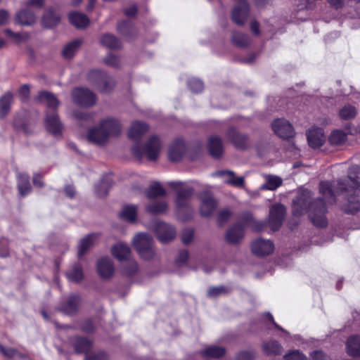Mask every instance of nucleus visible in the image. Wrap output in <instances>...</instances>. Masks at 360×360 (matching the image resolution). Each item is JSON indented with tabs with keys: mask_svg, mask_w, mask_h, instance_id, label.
I'll list each match as a JSON object with an SVG mask.
<instances>
[{
	"mask_svg": "<svg viewBox=\"0 0 360 360\" xmlns=\"http://www.w3.org/2000/svg\"><path fill=\"white\" fill-rule=\"evenodd\" d=\"M122 129V126L118 120L113 117L105 118L99 122L98 126L89 129L86 138L90 143L103 146L110 137L118 136Z\"/></svg>",
	"mask_w": 360,
	"mask_h": 360,
	"instance_id": "obj_3",
	"label": "nucleus"
},
{
	"mask_svg": "<svg viewBox=\"0 0 360 360\" xmlns=\"http://www.w3.org/2000/svg\"><path fill=\"white\" fill-rule=\"evenodd\" d=\"M285 360H307V357L297 350L292 351L283 356Z\"/></svg>",
	"mask_w": 360,
	"mask_h": 360,
	"instance_id": "obj_55",
	"label": "nucleus"
},
{
	"mask_svg": "<svg viewBox=\"0 0 360 360\" xmlns=\"http://www.w3.org/2000/svg\"><path fill=\"white\" fill-rule=\"evenodd\" d=\"M82 44V40L80 39H75L68 44L63 49V56L65 58H71L75 55V52L78 50Z\"/></svg>",
	"mask_w": 360,
	"mask_h": 360,
	"instance_id": "obj_43",
	"label": "nucleus"
},
{
	"mask_svg": "<svg viewBox=\"0 0 360 360\" xmlns=\"http://www.w3.org/2000/svg\"><path fill=\"white\" fill-rule=\"evenodd\" d=\"M88 79L96 84L103 92L110 91L115 86L113 79L105 72L98 70H91L88 74Z\"/></svg>",
	"mask_w": 360,
	"mask_h": 360,
	"instance_id": "obj_6",
	"label": "nucleus"
},
{
	"mask_svg": "<svg viewBox=\"0 0 360 360\" xmlns=\"http://www.w3.org/2000/svg\"><path fill=\"white\" fill-rule=\"evenodd\" d=\"M262 348L264 354L268 356L280 355L283 352V347L276 340H270L263 342Z\"/></svg>",
	"mask_w": 360,
	"mask_h": 360,
	"instance_id": "obj_33",
	"label": "nucleus"
},
{
	"mask_svg": "<svg viewBox=\"0 0 360 360\" xmlns=\"http://www.w3.org/2000/svg\"><path fill=\"white\" fill-rule=\"evenodd\" d=\"M123 262L124 263L123 264L122 268L125 274L131 276L137 271L138 264L134 259H131V257Z\"/></svg>",
	"mask_w": 360,
	"mask_h": 360,
	"instance_id": "obj_51",
	"label": "nucleus"
},
{
	"mask_svg": "<svg viewBox=\"0 0 360 360\" xmlns=\"http://www.w3.org/2000/svg\"><path fill=\"white\" fill-rule=\"evenodd\" d=\"M97 271L101 278H110L114 273V266L111 259L108 257L100 259L97 263Z\"/></svg>",
	"mask_w": 360,
	"mask_h": 360,
	"instance_id": "obj_21",
	"label": "nucleus"
},
{
	"mask_svg": "<svg viewBox=\"0 0 360 360\" xmlns=\"http://www.w3.org/2000/svg\"><path fill=\"white\" fill-rule=\"evenodd\" d=\"M81 303V297L78 295H70L65 301L60 303L58 309L68 315H75L77 313Z\"/></svg>",
	"mask_w": 360,
	"mask_h": 360,
	"instance_id": "obj_16",
	"label": "nucleus"
},
{
	"mask_svg": "<svg viewBox=\"0 0 360 360\" xmlns=\"http://www.w3.org/2000/svg\"><path fill=\"white\" fill-rule=\"evenodd\" d=\"M60 20V14L55 9L47 10L43 15L42 23L46 27H53L57 25Z\"/></svg>",
	"mask_w": 360,
	"mask_h": 360,
	"instance_id": "obj_29",
	"label": "nucleus"
},
{
	"mask_svg": "<svg viewBox=\"0 0 360 360\" xmlns=\"http://www.w3.org/2000/svg\"><path fill=\"white\" fill-rule=\"evenodd\" d=\"M232 43L239 48H246L251 44L250 37L244 33L233 32L231 37Z\"/></svg>",
	"mask_w": 360,
	"mask_h": 360,
	"instance_id": "obj_35",
	"label": "nucleus"
},
{
	"mask_svg": "<svg viewBox=\"0 0 360 360\" xmlns=\"http://www.w3.org/2000/svg\"><path fill=\"white\" fill-rule=\"evenodd\" d=\"M71 95L74 103L86 107L94 105L97 101L96 94L86 88H75L72 90Z\"/></svg>",
	"mask_w": 360,
	"mask_h": 360,
	"instance_id": "obj_7",
	"label": "nucleus"
},
{
	"mask_svg": "<svg viewBox=\"0 0 360 360\" xmlns=\"http://www.w3.org/2000/svg\"><path fill=\"white\" fill-rule=\"evenodd\" d=\"M14 127L18 129L22 130L25 133H28L27 125L19 117H15L13 121Z\"/></svg>",
	"mask_w": 360,
	"mask_h": 360,
	"instance_id": "obj_59",
	"label": "nucleus"
},
{
	"mask_svg": "<svg viewBox=\"0 0 360 360\" xmlns=\"http://www.w3.org/2000/svg\"><path fill=\"white\" fill-rule=\"evenodd\" d=\"M285 208L281 204H276L271 207L269 214V226L273 231H278L282 225Z\"/></svg>",
	"mask_w": 360,
	"mask_h": 360,
	"instance_id": "obj_10",
	"label": "nucleus"
},
{
	"mask_svg": "<svg viewBox=\"0 0 360 360\" xmlns=\"http://www.w3.org/2000/svg\"><path fill=\"white\" fill-rule=\"evenodd\" d=\"M313 360H326L328 356L321 351H314L311 353Z\"/></svg>",
	"mask_w": 360,
	"mask_h": 360,
	"instance_id": "obj_64",
	"label": "nucleus"
},
{
	"mask_svg": "<svg viewBox=\"0 0 360 360\" xmlns=\"http://www.w3.org/2000/svg\"><path fill=\"white\" fill-rule=\"evenodd\" d=\"M136 251L139 256L145 260L154 259L158 255L154 245L148 248H142V246L139 245V250Z\"/></svg>",
	"mask_w": 360,
	"mask_h": 360,
	"instance_id": "obj_48",
	"label": "nucleus"
},
{
	"mask_svg": "<svg viewBox=\"0 0 360 360\" xmlns=\"http://www.w3.org/2000/svg\"><path fill=\"white\" fill-rule=\"evenodd\" d=\"M165 193V188L158 182L152 184L146 191V196L150 200L164 196Z\"/></svg>",
	"mask_w": 360,
	"mask_h": 360,
	"instance_id": "obj_42",
	"label": "nucleus"
},
{
	"mask_svg": "<svg viewBox=\"0 0 360 360\" xmlns=\"http://www.w3.org/2000/svg\"><path fill=\"white\" fill-rule=\"evenodd\" d=\"M347 352L354 356H360V336L354 335L350 337L346 343Z\"/></svg>",
	"mask_w": 360,
	"mask_h": 360,
	"instance_id": "obj_37",
	"label": "nucleus"
},
{
	"mask_svg": "<svg viewBox=\"0 0 360 360\" xmlns=\"http://www.w3.org/2000/svg\"><path fill=\"white\" fill-rule=\"evenodd\" d=\"M226 136L234 147L240 150H245L249 147V137L247 134L240 133L235 127L228 129Z\"/></svg>",
	"mask_w": 360,
	"mask_h": 360,
	"instance_id": "obj_9",
	"label": "nucleus"
},
{
	"mask_svg": "<svg viewBox=\"0 0 360 360\" xmlns=\"http://www.w3.org/2000/svg\"><path fill=\"white\" fill-rule=\"evenodd\" d=\"M200 354L202 356L219 358L225 354V349L219 346H210L201 351Z\"/></svg>",
	"mask_w": 360,
	"mask_h": 360,
	"instance_id": "obj_44",
	"label": "nucleus"
},
{
	"mask_svg": "<svg viewBox=\"0 0 360 360\" xmlns=\"http://www.w3.org/2000/svg\"><path fill=\"white\" fill-rule=\"evenodd\" d=\"M193 230L192 229H184L181 235V240L184 244H189L193 238Z\"/></svg>",
	"mask_w": 360,
	"mask_h": 360,
	"instance_id": "obj_57",
	"label": "nucleus"
},
{
	"mask_svg": "<svg viewBox=\"0 0 360 360\" xmlns=\"http://www.w3.org/2000/svg\"><path fill=\"white\" fill-rule=\"evenodd\" d=\"M69 20L72 25L78 29H84L89 24V18L80 12H72L69 14Z\"/></svg>",
	"mask_w": 360,
	"mask_h": 360,
	"instance_id": "obj_26",
	"label": "nucleus"
},
{
	"mask_svg": "<svg viewBox=\"0 0 360 360\" xmlns=\"http://www.w3.org/2000/svg\"><path fill=\"white\" fill-rule=\"evenodd\" d=\"M13 100V94L10 92L0 98V119H3L9 112Z\"/></svg>",
	"mask_w": 360,
	"mask_h": 360,
	"instance_id": "obj_41",
	"label": "nucleus"
},
{
	"mask_svg": "<svg viewBox=\"0 0 360 360\" xmlns=\"http://www.w3.org/2000/svg\"><path fill=\"white\" fill-rule=\"evenodd\" d=\"M72 345L77 353H85L91 349V342L86 338L76 337L72 340Z\"/></svg>",
	"mask_w": 360,
	"mask_h": 360,
	"instance_id": "obj_36",
	"label": "nucleus"
},
{
	"mask_svg": "<svg viewBox=\"0 0 360 360\" xmlns=\"http://www.w3.org/2000/svg\"><path fill=\"white\" fill-rule=\"evenodd\" d=\"M97 235L91 233L82 238L78 246V256L82 257L94 243Z\"/></svg>",
	"mask_w": 360,
	"mask_h": 360,
	"instance_id": "obj_38",
	"label": "nucleus"
},
{
	"mask_svg": "<svg viewBox=\"0 0 360 360\" xmlns=\"http://www.w3.org/2000/svg\"><path fill=\"white\" fill-rule=\"evenodd\" d=\"M250 15V6L248 1L236 4L232 11V20L238 25H243Z\"/></svg>",
	"mask_w": 360,
	"mask_h": 360,
	"instance_id": "obj_12",
	"label": "nucleus"
},
{
	"mask_svg": "<svg viewBox=\"0 0 360 360\" xmlns=\"http://www.w3.org/2000/svg\"><path fill=\"white\" fill-rule=\"evenodd\" d=\"M19 93L22 101L27 100L30 95V87L28 85H23L20 87Z\"/></svg>",
	"mask_w": 360,
	"mask_h": 360,
	"instance_id": "obj_63",
	"label": "nucleus"
},
{
	"mask_svg": "<svg viewBox=\"0 0 360 360\" xmlns=\"http://www.w3.org/2000/svg\"><path fill=\"white\" fill-rule=\"evenodd\" d=\"M274 245L269 240L257 238L251 244L252 253L257 256L269 255L273 252Z\"/></svg>",
	"mask_w": 360,
	"mask_h": 360,
	"instance_id": "obj_14",
	"label": "nucleus"
},
{
	"mask_svg": "<svg viewBox=\"0 0 360 360\" xmlns=\"http://www.w3.org/2000/svg\"><path fill=\"white\" fill-rule=\"evenodd\" d=\"M137 214V207L135 205H126L123 207L120 217L129 221L134 222L136 220Z\"/></svg>",
	"mask_w": 360,
	"mask_h": 360,
	"instance_id": "obj_47",
	"label": "nucleus"
},
{
	"mask_svg": "<svg viewBox=\"0 0 360 360\" xmlns=\"http://www.w3.org/2000/svg\"><path fill=\"white\" fill-rule=\"evenodd\" d=\"M356 108L352 105H345L339 111V117L342 120H347L354 118L356 115Z\"/></svg>",
	"mask_w": 360,
	"mask_h": 360,
	"instance_id": "obj_49",
	"label": "nucleus"
},
{
	"mask_svg": "<svg viewBox=\"0 0 360 360\" xmlns=\"http://www.w3.org/2000/svg\"><path fill=\"white\" fill-rule=\"evenodd\" d=\"M104 63L110 67L117 68L120 64V59L115 55L109 54L104 58Z\"/></svg>",
	"mask_w": 360,
	"mask_h": 360,
	"instance_id": "obj_56",
	"label": "nucleus"
},
{
	"mask_svg": "<svg viewBox=\"0 0 360 360\" xmlns=\"http://www.w3.org/2000/svg\"><path fill=\"white\" fill-rule=\"evenodd\" d=\"M272 129L275 134L281 138L285 139L292 137L294 130L290 123L284 119H278L272 123Z\"/></svg>",
	"mask_w": 360,
	"mask_h": 360,
	"instance_id": "obj_15",
	"label": "nucleus"
},
{
	"mask_svg": "<svg viewBox=\"0 0 360 360\" xmlns=\"http://www.w3.org/2000/svg\"><path fill=\"white\" fill-rule=\"evenodd\" d=\"M213 176L223 179L224 183L233 187L243 188L245 185V178L237 176L231 170H219L213 174Z\"/></svg>",
	"mask_w": 360,
	"mask_h": 360,
	"instance_id": "obj_13",
	"label": "nucleus"
},
{
	"mask_svg": "<svg viewBox=\"0 0 360 360\" xmlns=\"http://www.w3.org/2000/svg\"><path fill=\"white\" fill-rule=\"evenodd\" d=\"M185 150V144L182 140L178 139L174 141L169 148V159L172 162L179 161L184 154Z\"/></svg>",
	"mask_w": 360,
	"mask_h": 360,
	"instance_id": "obj_22",
	"label": "nucleus"
},
{
	"mask_svg": "<svg viewBox=\"0 0 360 360\" xmlns=\"http://www.w3.org/2000/svg\"><path fill=\"white\" fill-rule=\"evenodd\" d=\"M35 21V13L30 8L21 10L15 15V22L22 25H31Z\"/></svg>",
	"mask_w": 360,
	"mask_h": 360,
	"instance_id": "obj_24",
	"label": "nucleus"
},
{
	"mask_svg": "<svg viewBox=\"0 0 360 360\" xmlns=\"http://www.w3.org/2000/svg\"><path fill=\"white\" fill-rule=\"evenodd\" d=\"M36 100L53 110L56 109L59 105V101L55 95L48 91L39 92Z\"/></svg>",
	"mask_w": 360,
	"mask_h": 360,
	"instance_id": "obj_27",
	"label": "nucleus"
},
{
	"mask_svg": "<svg viewBox=\"0 0 360 360\" xmlns=\"http://www.w3.org/2000/svg\"><path fill=\"white\" fill-rule=\"evenodd\" d=\"M18 188L20 195L25 197L32 191V186L30 182V176L27 174L20 173L17 176Z\"/></svg>",
	"mask_w": 360,
	"mask_h": 360,
	"instance_id": "obj_28",
	"label": "nucleus"
},
{
	"mask_svg": "<svg viewBox=\"0 0 360 360\" xmlns=\"http://www.w3.org/2000/svg\"><path fill=\"white\" fill-rule=\"evenodd\" d=\"M229 292L228 288L223 285L213 286L209 288L207 290V296L209 297L214 298L222 295H226Z\"/></svg>",
	"mask_w": 360,
	"mask_h": 360,
	"instance_id": "obj_53",
	"label": "nucleus"
},
{
	"mask_svg": "<svg viewBox=\"0 0 360 360\" xmlns=\"http://www.w3.org/2000/svg\"><path fill=\"white\" fill-rule=\"evenodd\" d=\"M68 279L71 281L78 283L83 278L82 268L80 264H75L70 270L66 273Z\"/></svg>",
	"mask_w": 360,
	"mask_h": 360,
	"instance_id": "obj_46",
	"label": "nucleus"
},
{
	"mask_svg": "<svg viewBox=\"0 0 360 360\" xmlns=\"http://www.w3.org/2000/svg\"><path fill=\"white\" fill-rule=\"evenodd\" d=\"M254 354L251 352H241L237 356L238 360H253Z\"/></svg>",
	"mask_w": 360,
	"mask_h": 360,
	"instance_id": "obj_62",
	"label": "nucleus"
},
{
	"mask_svg": "<svg viewBox=\"0 0 360 360\" xmlns=\"http://www.w3.org/2000/svg\"><path fill=\"white\" fill-rule=\"evenodd\" d=\"M200 200V212L202 216L209 217L215 210L217 202L209 191H204L199 194Z\"/></svg>",
	"mask_w": 360,
	"mask_h": 360,
	"instance_id": "obj_11",
	"label": "nucleus"
},
{
	"mask_svg": "<svg viewBox=\"0 0 360 360\" xmlns=\"http://www.w3.org/2000/svg\"><path fill=\"white\" fill-rule=\"evenodd\" d=\"M188 259V252L186 250H181L176 259V264L180 266L184 264Z\"/></svg>",
	"mask_w": 360,
	"mask_h": 360,
	"instance_id": "obj_60",
	"label": "nucleus"
},
{
	"mask_svg": "<svg viewBox=\"0 0 360 360\" xmlns=\"http://www.w3.org/2000/svg\"><path fill=\"white\" fill-rule=\"evenodd\" d=\"M46 127L49 132L55 137H60L63 129V124L59 120L56 112L48 113L46 118Z\"/></svg>",
	"mask_w": 360,
	"mask_h": 360,
	"instance_id": "obj_17",
	"label": "nucleus"
},
{
	"mask_svg": "<svg viewBox=\"0 0 360 360\" xmlns=\"http://www.w3.org/2000/svg\"><path fill=\"white\" fill-rule=\"evenodd\" d=\"M243 221L247 225L250 226L252 229L257 231H262L264 226L262 222L255 221L252 215L250 213L244 214Z\"/></svg>",
	"mask_w": 360,
	"mask_h": 360,
	"instance_id": "obj_52",
	"label": "nucleus"
},
{
	"mask_svg": "<svg viewBox=\"0 0 360 360\" xmlns=\"http://www.w3.org/2000/svg\"><path fill=\"white\" fill-rule=\"evenodd\" d=\"M117 31L122 36L131 39L137 36L138 32L136 27L129 20H122L117 25Z\"/></svg>",
	"mask_w": 360,
	"mask_h": 360,
	"instance_id": "obj_32",
	"label": "nucleus"
},
{
	"mask_svg": "<svg viewBox=\"0 0 360 360\" xmlns=\"http://www.w3.org/2000/svg\"><path fill=\"white\" fill-rule=\"evenodd\" d=\"M167 204L165 201L153 202L146 207V211L153 214H159L164 213L167 210Z\"/></svg>",
	"mask_w": 360,
	"mask_h": 360,
	"instance_id": "obj_45",
	"label": "nucleus"
},
{
	"mask_svg": "<svg viewBox=\"0 0 360 360\" xmlns=\"http://www.w3.org/2000/svg\"><path fill=\"white\" fill-rule=\"evenodd\" d=\"M0 352L2 355H4L6 358H14L18 357L20 359H26L27 355L19 352L16 349L13 347H6L3 346L0 343Z\"/></svg>",
	"mask_w": 360,
	"mask_h": 360,
	"instance_id": "obj_50",
	"label": "nucleus"
},
{
	"mask_svg": "<svg viewBox=\"0 0 360 360\" xmlns=\"http://www.w3.org/2000/svg\"><path fill=\"white\" fill-rule=\"evenodd\" d=\"M264 177L265 179V183L259 187L260 191H274L283 183L282 179L278 176L265 174L264 175Z\"/></svg>",
	"mask_w": 360,
	"mask_h": 360,
	"instance_id": "obj_30",
	"label": "nucleus"
},
{
	"mask_svg": "<svg viewBox=\"0 0 360 360\" xmlns=\"http://www.w3.org/2000/svg\"><path fill=\"white\" fill-rule=\"evenodd\" d=\"M207 148L210 155L214 158H219L224 153V146L221 139L218 136H211L208 139Z\"/></svg>",
	"mask_w": 360,
	"mask_h": 360,
	"instance_id": "obj_19",
	"label": "nucleus"
},
{
	"mask_svg": "<svg viewBox=\"0 0 360 360\" xmlns=\"http://www.w3.org/2000/svg\"><path fill=\"white\" fill-rule=\"evenodd\" d=\"M170 186L176 191V206L179 210L190 207V200L193 194V188L190 186L179 187V183L172 182Z\"/></svg>",
	"mask_w": 360,
	"mask_h": 360,
	"instance_id": "obj_5",
	"label": "nucleus"
},
{
	"mask_svg": "<svg viewBox=\"0 0 360 360\" xmlns=\"http://www.w3.org/2000/svg\"><path fill=\"white\" fill-rule=\"evenodd\" d=\"M243 236V227L240 224H236L227 230L226 240L229 243L237 244L240 242Z\"/></svg>",
	"mask_w": 360,
	"mask_h": 360,
	"instance_id": "obj_23",
	"label": "nucleus"
},
{
	"mask_svg": "<svg viewBox=\"0 0 360 360\" xmlns=\"http://www.w3.org/2000/svg\"><path fill=\"white\" fill-rule=\"evenodd\" d=\"M112 184L113 181L110 175L104 176L95 188L96 195L98 197L105 196L109 189L112 187Z\"/></svg>",
	"mask_w": 360,
	"mask_h": 360,
	"instance_id": "obj_34",
	"label": "nucleus"
},
{
	"mask_svg": "<svg viewBox=\"0 0 360 360\" xmlns=\"http://www.w3.org/2000/svg\"><path fill=\"white\" fill-rule=\"evenodd\" d=\"M162 146L160 139L153 135L147 140L143 146L139 143L131 148L132 153L139 158L146 157L150 161H155L158 158Z\"/></svg>",
	"mask_w": 360,
	"mask_h": 360,
	"instance_id": "obj_4",
	"label": "nucleus"
},
{
	"mask_svg": "<svg viewBox=\"0 0 360 360\" xmlns=\"http://www.w3.org/2000/svg\"><path fill=\"white\" fill-rule=\"evenodd\" d=\"M112 255L119 261H124L131 257L130 248L126 244L119 243L111 248Z\"/></svg>",
	"mask_w": 360,
	"mask_h": 360,
	"instance_id": "obj_25",
	"label": "nucleus"
},
{
	"mask_svg": "<svg viewBox=\"0 0 360 360\" xmlns=\"http://www.w3.org/2000/svg\"><path fill=\"white\" fill-rule=\"evenodd\" d=\"M133 245L136 250H139V247L148 248L154 245V241L151 236L148 233H137L133 238Z\"/></svg>",
	"mask_w": 360,
	"mask_h": 360,
	"instance_id": "obj_31",
	"label": "nucleus"
},
{
	"mask_svg": "<svg viewBox=\"0 0 360 360\" xmlns=\"http://www.w3.org/2000/svg\"><path fill=\"white\" fill-rule=\"evenodd\" d=\"M189 89L194 93H199L203 89V83L198 79H190L188 82Z\"/></svg>",
	"mask_w": 360,
	"mask_h": 360,
	"instance_id": "obj_54",
	"label": "nucleus"
},
{
	"mask_svg": "<svg viewBox=\"0 0 360 360\" xmlns=\"http://www.w3.org/2000/svg\"><path fill=\"white\" fill-rule=\"evenodd\" d=\"M148 131V126L147 124L135 121L132 122L128 131V137L134 141H139Z\"/></svg>",
	"mask_w": 360,
	"mask_h": 360,
	"instance_id": "obj_20",
	"label": "nucleus"
},
{
	"mask_svg": "<svg viewBox=\"0 0 360 360\" xmlns=\"http://www.w3.org/2000/svg\"><path fill=\"white\" fill-rule=\"evenodd\" d=\"M153 230L159 241L167 243L172 241L176 235L174 227L162 221L155 223Z\"/></svg>",
	"mask_w": 360,
	"mask_h": 360,
	"instance_id": "obj_8",
	"label": "nucleus"
},
{
	"mask_svg": "<svg viewBox=\"0 0 360 360\" xmlns=\"http://www.w3.org/2000/svg\"><path fill=\"white\" fill-rule=\"evenodd\" d=\"M231 215V212L229 210L225 209L220 211L217 216V221L219 224H223L228 221Z\"/></svg>",
	"mask_w": 360,
	"mask_h": 360,
	"instance_id": "obj_58",
	"label": "nucleus"
},
{
	"mask_svg": "<svg viewBox=\"0 0 360 360\" xmlns=\"http://www.w3.org/2000/svg\"><path fill=\"white\" fill-rule=\"evenodd\" d=\"M347 134L343 130L336 129L331 132L328 137V141L333 146H342L345 143Z\"/></svg>",
	"mask_w": 360,
	"mask_h": 360,
	"instance_id": "obj_39",
	"label": "nucleus"
},
{
	"mask_svg": "<svg viewBox=\"0 0 360 360\" xmlns=\"http://www.w3.org/2000/svg\"><path fill=\"white\" fill-rule=\"evenodd\" d=\"M307 136L309 145L313 148L321 147L325 141L323 130L320 127H314L309 129Z\"/></svg>",
	"mask_w": 360,
	"mask_h": 360,
	"instance_id": "obj_18",
	"label": "nucleus"
},
{
	"mask_svg": "<svg viewBox=\"0 0 360 360\" xmlns=\"http://www.w3.org/2000/svg\"><path fill=\"white\" fill-rule=\"evenodd\" d=\"M101 44L110 49L120 48L121 42L118 38L111 34H104L100 39Z\"/></svg>",
	"mask_w": 360,
	"mask_h": 360,
	"instance_id": "obj_40",
	"label": "nucleus"
},
{
	"mask_svg": "<svg viewBox=\"0 0 360 360\" xmlns=\"http://www.w3.org/2000/svg\"><path fill=\"white\" fill-rule=\"evenodd\" d=\"M311 192L307 189L300 190L292 200V214L301 216L306 212L313 224L318 227H326L328 220L326 217V203L321 198L311 200Z\"/></svg>",
	"mask_w": 360,
	"mask_h": 360,
	"instance_id": "obj_2",
	"label": "nucleus"
},
{
	"mask_svg": "<svg viewBox=\"0 0 360 360\" xmlns=\"http://www.w3.org/2000/svg\"><path fill=\"white\" fill-rule=\"evenodd\" d=\"M74 116L80 120H91L93 119V115L84 112H75Z\"/></svg>",
	"mask_w": 360,
	"mask_h": 360,
	"instance_id": "obj_61",
	"label": "nucleus"
},
{
	"mask_svg": "<svg viewBox=\"0 0 360 360\" xmlns=\"http://www.w3.org/2000/svg\"><path fill=\"white\" fill-rule=\"evenodd\" d=\"M360 190V166L351 167L348 171V175L338 181L337 191L332 189V186L328 181H321L319 184V192L328 204L335 202L336 193L353 192L354 195L348 197L342 205V210L345 213L354 214L360 211V199L356 193Z\"/></svg>",
	"mask_w": 360,
	"mask_h": 360,
	"instance_id": "obj_1",
	"label": "nucleus"
}]
</instances>
